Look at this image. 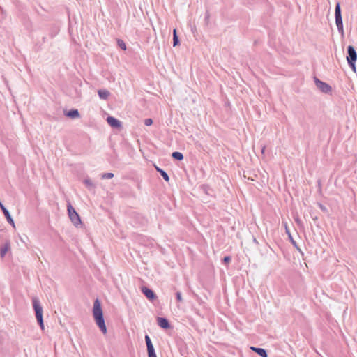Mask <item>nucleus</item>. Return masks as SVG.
Listing matches in <instances>:
<instances>
[{"label": "nucleus", "mask_w": 357, "mask_h": 357, "mask_svg": "<svg viewBox=\"0 0 357 357\" xmlns=\"http://www.w3.org/2000/svg\"><path fill=\"white\" fill-rule=\"evenodd\" d=\"M93 316L96 325L103 334L107 333V329L103 316V312L100 301L96 298L93 303Z\"/></svg>", "instance_id": "1"}, {"label": "nucleus", "mask_w": 357, "mask_h": 357, "mask_svg": "<svg viewBox=\"0 0 357 357\" xmlns=\"http://www.w3.org/2000/svg\"><path fill=\"white\" fill-rule=\"evenodd\" d=\"M33 307L35 311L36 318L38 325L42 330H44V322L43 317V307L39 300L37 298L32 299Z\"/></svg>", "instance_id": "2"}, {"label": "nucleus", "mask_w": 357, "mask_h": 357, "mask_svg": "<svg viewBox=\"0 0 357 357\" xmlns=\"http://www.w3.org/2000/svg\"><path fill=\"white\" fill-rule=\"evenodd\" d=\"M347 61L348 63L349 66L351 68V69L356 72V62L357 60V52L352 45H349L347 47Z\"/></svg>", "instance_id": "3"}, {"label": "nucleus", "mask_w": 357, "mask_h": 357, "mask_svg": "<svg viewBox=\"0 0 357 357\" xmlns=\"http://www.w3.org/2000/svg\"><path fill=\"white\" fill-rule=\"evenodd\" d=\"M335 23L338 30V32L344 36V27H343V22L341 12V7L340 2H337L335 8Z\"/></svg>", "instance_id": "4"}, {"label": "nucleus", "mask_w": 357, "mask_h": 357, "mask_svg": "<svg viewBox=\"0 0 357 357\" xmlns=\"http://www.w3.org/2000/svg\"><path fill=\"white\" fill-rule=\"evenodd\" d=\"M68 216L73 222V224L76 227H79L82 225V221L79 215L76 212L75 208L72 206L70 204L68 205Z\"/></svg>", "instance_id": "5"}, {"label": "nucleus", "mask_w": 357, "mask_h": 357, "mask_svg": "<svg viewBox=\"0 0 357 357\" xmlns=\"http://www.w3.org/2000/svg\"><path fill=\"white\" fill-rule=\"evenodd\" d=\"M314 83L317 89L324 93H328L331 91V86L327 83L321 81L317 77H314Z\"/></svg>", "instance_id": "6"}, {"label": "nucleus", "mask_w": 357, "mask_h": 357, "mask_svg": "<svg viewBox=\"0 0 357 357\" xmlns=\"http://www.w3.org/2000/svg\"><path fill=\"white\" fill-rule=\"evenodd\" d=\"M145 342L147 347L149 357H157L151 340L148 335H145Z\"/></svg>", "instance_id": "7"}, {"label": "nucleus", "mask_w": 357, "mask_h": 357, "mask_svg": "<svg viewBox=\"0 0 357 357\" xmlns=\"http://www.w3.org/2000/svg\"><path fill=\"white\" fill-rule=\"evenodd\" d=\"M141 291L143 293V294L146 297L147 299H149L150 301H153L157 298V296L155 294V292L150 288L142 286L141 287Z\"/></svg>", "instance_id": "8"}, {"label": "nucleus", "mask_w": 357, "mask_h": 357, "mask_svg": "<svg viewBox=\"0 0 357 357\" xmlns=\"http://www.w3.org/2000/svg\"><path fill=\"white\" fill-rule=\"evenodd\" d=\"M0 208L1 209L3 213L4 214L7 221L10 225H15L14 220L9 212V211L4 206L1 201L0 200Z\"/></svg>", "instance_id": "9"}, {"label": "nucleus", "mask_w": 357, "mask_h": 357, "mask_svg": "<svg viewBox=\"0 0 357 357\" xmlns=\"http://www.w3.org/2000/svg\"><path fill=\"white\" fill-rule=\"evenodd\" d=\"M107 121L112 128H119L121 127V122L115 117L109 116L107 118Z\"/></svg>", "instance_id": "10"}, {"label": "nucleus", "mask_w": 357, "mask_h": 357, "mask_svg": "<svg viewBox=\"0 0 357 357\" xmlns=\"http://www.w3.org/2000/svg\"><path fill=\"white\" fill-rule=\"evenodd\" d=\"M157 323L158 326L163 329H169L171 328L169 321L165 317H158Z\"/></svg>", "instance_id": "11"}, {"label": "nucleus", "mask_w": 357, "mask_h": 357, "mask_svg": "<svg viewBox=\"0 0 357 357\" xmlns=\"http://www.w3.org/2000/svg\"><path fill=\"white\" fill-rule=\"evenodd\" d=\"M10 249V243L9 241H6L0 246V257L3 258L8 251Z\"/></svg>", "instance_id": "12"}, {"label": "nucleus", "mask_w": 357, "mask_h": 357, "mask_svg": "<svg viewBox=\"0 0 357 357\" xmlns=\"http://www.w3.org/2000/svg\"><path fill=\"white\" fill-rule=\"evenodd\" d=\"M250 349L261 357H268L267 351L264 348L251 347Z\"/></svg>", "instance_id": "13"}, {"label": "nucleus", "mask_w": 357, "mask_h": 357, "mask_svg": "<svg viewBox=\"0 0 357 357\" xmlns=\"http://www.w3.org/2000/svg\"><path fill=\"white\" fill-rule=\"evenodd\" d=\"M98 94L100 99L107 100L109 98L110 93L106 89H99L98 91Z\"/></svg>", "instance_id": "14"}, {"label": "nucleus", "mask_w": 357, "mask_h": 357, "mask_svg": "<svg viewBox=\"0 0 357 357\" xmlns=\"http://www.w3.org/2000/svg\"><path fill=\"white\" fill-rule=\"evenodd\" d=\"M66 116L71 119H75L79 116V112L76 109H72L66 113Z\"/></svg>", "instance_id": "15"}, {"label": "nucleus", "mask_w": 357, "mask_h": 357, "mask_svg": "<svg viewBox=\"0 0 357 357\" xmlns=\"http://www.w3.org/2000/svg\"><path fill=\"white\" fill-rule=\"evenodd\" d=\"M155 169L156 171L160 174V176L163 178V179L168 182L169 181V175L167 174V173L163 170L162 169L157 167V166H155Z\"/></svg>", "instance_id": "16"}, {"label": "nucleus", "mask_w": 357, "mask_h": 357, "mask_svg": "<svg viewBox=\"0 0 357 357\" xmlns=\"http://www.w3.org/2000/svg\"><path fill=\"white\" fill-rule=\"evenodd\" d=\"M172 157L176 160H178V161H181L183 159V155L182 153L179 152V151H174L172 153Z\"/></svg>", "instance_id": "17"}, {"label": "nucleus", "mask_w": 357, "mask_h": 357, "mask_svg": "<svg viewBox=\"0 0 357 357\" xmlns=\"http://www.w3.org/2000/svg\"><path fill=\"white\" fill-rule=\"evenodd\" d=\"M179 43H180V41H179L178 36L177 35L176 29H174V30H173V46L176 47L178 45H179Z\"/></svg>", "instance_id": "18"}, {"label": "nucleus", "mask_w": 357, "mask_h": 357, "mask_svg": "<svg viewBox=\"0 0 357 357\" xmlns=\"http://www.w3.org/2000/svg\"><path fill=\"white\" fill-rule=\"evenodd\" d=\"M59 29L58 26H54L51 28L50 31V36L53 38H54L59 33Z\"/></svg>", "instance_id": "19"}, {"label": "nucleus", "mask_w": 357, "mask_h": 357, "mask_svg": "<svg viewBox=\"0 0 357 357\" xmlns=\"http://www.w3.org/2000/svg\"><path fill=\"white\" fill-rule=\"evenodd\" d=\"M84 183L85 184V185L89 189H92L95 187L93 183L92 182V181L89 178H84Z\"/></svg>", "instance_id": "20"}, {"label": "nucleus", "mask_w": 357, "mask_h": 357, "mask_svg": "<svg viewBox=\"0 0 357 357\" xmlns=\"http://www.w3.org/2000/svg\"><path fill=\"white\" fill-rule=\"evenodd\" d=\"M202 189L206 195L211 196L212 195L211 192H213V190L209 188V186L204 185L202 186Z\"/></svg>", "instance_id": "21"}, {"label": "nucleus", "mask_w": 357, "mask_h": 357, "mask_svg": "<svg viewBox=\"0 0 357 357\" xmlns=\"http://www.w3.org/2000/svg\"><path fill=\"white\" fill-rule=\"evenodd\" d=\"M114 177V174L112 172L104 173L101 175V178L109 179Z\"/></svg>", "instance_id": "22"}, {"label": "nucleus", "mask_w": 357, "mask_h": 357, "mask_svg": "<svg viewBox=\"0 0 357 357\" xmlns=\"http://www.w3.org/2000/svg\"><path fill=\"white\" fill-rule=\"evenodd\" d=\"M117 44L119 45V47L121 49V50H126V43H124L123 40H121V39H119L117 40Z\"/></svg>", "instance_id": "23"}, {"label": "nucleus", "mask_w": 357, "mask_h": 357, "mask_svg": "<svg viewBox=\"0 0 357 357\" xmlns=\"http://www.w3.org/2000/svg\"><path fill=\"white\" fill-rule=\"evenodd\" d=\"M289 241L291 243V244L294 245V247L296 248L299 252H301V250L298 246L296 241L293 238L292 236H290V237H289Z\"/></svg>", "instance_id": "24"}, {"label": "nucleus", "mask_w": 357, "mask_h": 357, "mask_svg": "<svg viewBox=\"0 0 357 357\" xmlns=\"http://www.w3.org/2000/svg\"><path fill=\"white\" fill-rule=\"evenodd\" d=\"M176 298L178 302H181L183 301L182 294L180 291L176 292Z\"/></svg>", "instance_id": "25"}, {"label": "nucleus", "mask_w": 357, "mask_h": 357, "mask_svg": "<svg viewBox=\"0 0 357 357\" xmlns=\"http://www.w3.org/2000/svg\"><path fill=\"white\" fill-rule=\"evenodd\" d=\"M153 123V120L151 118L145 119H144V124L147 126H151Z\"/></svg>", "instance_id": "26"}, {"label": "nucleus", "mask_w": 357, "mask_h": 357, "mask_svg": "<svg viewBox=\"0 0 357 357\" xmlns=\"http://www.w3.org/2000/svg\"><path fill=\"white\" fill-rule=\"evenodd\" d=\"M231 258L230 256H225L224 257L222 261L224 263H228L231 261Z\"/></svg>", "instance_id": "27"}, {"label": "nucleus", "mask_w": 357, "mask_h": 357, "mask_svg": "<svg viewBox=\"0 0 357 357\" xmlns=\"http://www.w3.org/2000/svg\"><path fill=\"white\" fill-rule=\"evenodd\" d=\"M319 208H320L322 211H324V212L327 211V208H326V206H324L323 204H319Z\"/></svg>", "instance_id": "28"}, {"label": "nucleus", "mask_w": 357, "mask_h": 357, "mask_svg": "<svg viewBox=\"0 0 357 357\" xmlns=\"http://www.w3.org/2000/svg\"><path fill=\"white\" fill-rule=\"evenodd\" d=\"M285 229H286L287 234L288 235L289 237H290V236H291V234L287 227V223L285 224Z\"/></svg>", "instance_id": "29"}, {"label": "nucleus", "mask_w": 357, "mask_h": 357, "mask_svg": "<svg viewBox=\"0 0 357 357\" xmlns=\"http://www.w3.org/2000/svg\"><path fill=\"white\" fill-rule=\"evenodd\" d=\"M46 40H47L46 37L43 36V38H42L43 43H45L46 42Z\"/></svg>", "instance_id": "30"}, {"label": "nucleus", "mask_w": 357, "mask_h": 357, "mask_svg": "<svg viewBox=\"0 0 357 357\" xmlns=\"http://www.w3.org/2000/svg\"><path fill=\"white\" fill-rule=\"evenodd\" d=\"M208 17H209V15H208V13H206V15L205 17L206 20H207Z\"/></svg>", "instance_id": "31"}, {"label": "nucleus", "mask_w": 357, "mask_h": 357, "mask_svg": "<svg viewBox=\"0 0 357 357\" xmlns=\"http://www.w3.org/2000/svg\"><path fill=\"white\" fill-rule=\"evenodd\" d=\"M264 149H265V147H263V149H262V150H261L262 153H264Z\"/></svg>", "instance_id": "32"}, {"label": "nucleus", "mask_w": 357, "mask_h": 357, "mask_svg": "<svg viewBox=\"0 0 357 357\" xmlns=\"http://www.w3.org/2000/svg\"><path fill=\"white\" fill-rule=\"evenodd\" d=\"M254 242L257 243V241L255 238H254Z\"/></svg>", "instance_id": "33"}]
</instances>
